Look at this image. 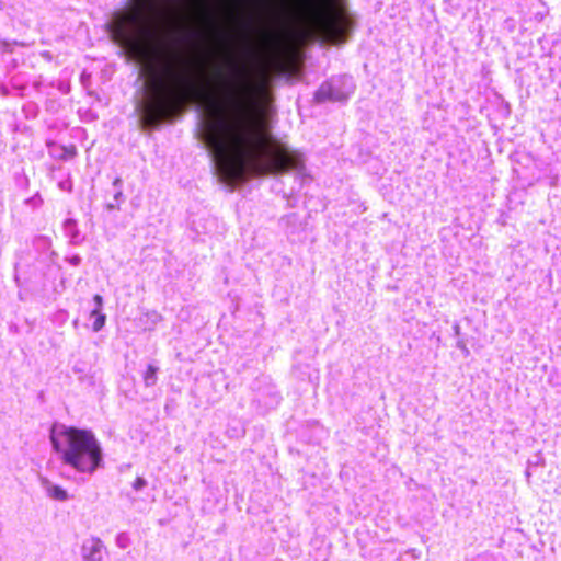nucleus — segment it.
I'll use <instances>...</instances> for the list:
<instances>
[{
  "label": "nucleus",
  "instance_id": "nucleus-10",
  "mask_svg": "<svg viewBox=\"0 0 561 561\" xmlns=\"http://www.w3.org/2000/svg\"><path fill=\"white\" fill-rule=\"evenodd\" d=\"M65 231L71 238L72 242L78 241L79 232L76 229V221L73 219H68L65 221Z\"/></svg>",
  "mask_w": 561,
  "mask_h": 561
},
{
  "label": "nucleus",
  "instance_id": "nucleus-20",
  "mask_svg": "<svg viewBox=\"0 0 561 561\" xmlns=\"http://www.w3.org/2000/svg\"><path fill=\"white\" fill-rule=\"evenodd\" d=\"M117 541H121V542H118V546L123 547L124 540H121V538H117Z\"/></svg>",
  "mask_w": 561,
  "mask_h": 561
},
{
  "label": "nucleus",
  "instance_id": "nucleus-5",
  "mask_svg": "<svg viewBox=\"0 0 561 561\" xmlns=\"http://www.w3.org/2000/svg\"><path fill=\"white\" fill-rule=\"evenodd\" d=\"M354 91V83L351 77H340L324 82L316 92L318 102L334 101L342 102L348 99Z\"/></svg>",
  "mask_w": 561,
  "mask_h": 561
},
{
  "label": "nucleus",
  "instance_id": "nucleus-21",
  "mask_svg": "<svg viewBox=\"0 0 561 561\" xmlns=\"http://www.w3.org/2000/svg\"><path fill=\"white\" fill-rule=\"evenodd\" d=\"M117 541H121V542H118V546L123 547L124 540H121V538H117Z\"/></svg>",
  "mask_w": 561,
  "mask_h": 561
},
{
  "label": "nucleus",
  "instance_id": "nucleus-8",
  "mask_svg": "<svg viewBox=\"0 0 561 561\" xmlns=\"http://www.w3.org/2000/svg\"><path fill=\"white\" fill-rule=\"evenodd\" d=\"M91 318H94L92 329L94 332H99L105 324L106 316L99 310H92L90 313Z\"/></svg>",
  "mask_w": 561,
  "mask_h": 561
},
{
  "label": "nucleus",
  "instance_id": "nucleus-7",
  "mask_svg": "<svg viewBox=\"0 0 561 561\" xmlns=\"http://www.w3.org/2000/svg\"><path fill=\"white\" fill-rule=\"evenodd\" d=\"M43 488L46 491V494L57 501L65 502L69 499L68 493L65 489L59 485H56L48 480H43Z\"/></svg>",
  "mask_w": 561,
  "mask_h": 561
},
{
  "label": "nucleus",
  "instance_id": "nucleus-15",
  "mask_svg": "<svg viewBox=\"0 0 561 561\" xmlns=\"http://www.w3.org/2000/svg\"><path fill=\"white\" fill-rule=\"evenodd\" d=\"M122 196H123L122 190H117L115 195H114V199L116 202H118V201H121Z\"/></svg>",
  "mask_w": 561,
  "mask_h": 561
},
{
  "label": "nucleus",
  "instance_id": "nucleus-18",
  "mask_svg": "<svg viewBox=\"0 0 561 561\" xmlns=\"http://www.w3.org/2000/svg\"><path fill=\"white\" fill-rule=\"evenodd\" d=\"M117 541H121V542H118V546L123 547L124 540H121V538H117Z\"/></svg>",
  "mask_w": 561,
  "mask_h": 561
},
{
  "label": "nucleus",
  "instance_id": "nucleus-22",
  "mask_svg": "<svg viewBox=\"0 0 561 561\" xmlns=\"http://www.w3.org/2000/svg\"><path fill=\"white\" fill-rule=\"evenodd\" d=\"M108 208H110V209L115 208L114 204H110V205H108Z\"/></svg>",
  "mask_w": 561,
  "mask_h": 561
},
{
  "label": "nucleus",
  "instance_id": "nucleus-6",
  "mask_svg": "<svg viewBox=\"0 0 561 561\" xmlns=\"http://www.w3.org/2000/svg\"><path fill=\"white\" fill-rule=\"evenodd\" d=\"M104 545L99 538H89L82 545V557L85 561H102Z\"/></svg>",
  "mask_w": 561,
  "mask_h": 561
},
{
  "label": "nucleus",
  "instance_id": "nucleus-3",
  "mask_svg": "<svg viewBox=\"0 0 561 561\" xmlns=\"http://www.w3.org/2000/svg\"><path fill=\"white\" fill-rule=\"evenodd\" d=\"M50 440L59 459L81 473H93L103 463V450L88 430L54 425Z\"/></svg>",
  "mask_w": 561,
  "mask_h": 561
},
{
  "label": "nucleus",
  "instance_id": "nucleus-9",
  "mask_svg": "<svg viewBox=\"0 0 561 561\" xmlns=\"http://www.w3.org/2000/svg\"><path fill=\"white\" fill-rule=\"evenodd\" d=\"M157 373H158V367H156L153 365H149L147 367V370L144 375V382L147 387H151V386L156 385Z\"/></svg>",
  "mask_w": 561,
  "mask_h": 561
},
{
  "label": "nucleus",
  "instance_id": "nucleus-19",
  "mask_svg": "<svg viewBox=\"0 0 561 561\" xmlns=\"http://www.w3.org/2000/svg\"><path fill=\"white\" fill-rule=\"evenodd\" d=\"M117 541H121V542H118V546L123 547L124 540H121V538H117Z\"/></svg>",
  "mask_w": 561,
  "mask_h": 561
},
{
  "label": "nucleus",
  "instance_id": "nucleus-11",
  "mask_svg": "<svg viewBox=\"0 0 561 561\" xmlns=\"http://www.w3.org/2000/svg\"><path fill=\"white\" fill-rule=\"evenodd\" d=\"M13 45H18V43L16 42L10 43V42L1 41L0 39V53L12 51V46Z\"/></svg>",
  "mask_w": 561,
  "mask_h": 561
},
{
  "label": "nucleus",
  "instance_id": "nucleus-13",
  "mask_svg": "<svg viewBox=\"0 0 561 561\" xmlns=\"http://www.w3.org/2000/svg\"><path fill=\"white\" fill-rule=\"evenodd\" d=\"M93 302L95 305V308L93 310H102L103 307V297L101 295H94Z\"/></svg>",
  "mask_w": 561,
  "mask_h": 561
},
{
  "label": "nucleus",
  "instance_id": "nucleus-16",
  "mask_svg": "<svg viewBox=\"0 0 561 561\" xmlns=\"http://www.w3.org/2000/svg\"><path fill=\"white\" fill-rule=\"evenodd\" d=\"M81 259L79 256H73L70 259V263L72 265H78L80 263Z\"/></svg>",
  "mask_w": 561,
  "mask_h": 561
},
{
  "label": "nucleus",
  "instance_id": "nucleus-4",
  "mask_svg": "<svg viewBox=\"0 0 561 561\" xmlns=\"http://www.w3.org/2000/svg\"><path fill=\"white\" fill-rule=\"evenodd\" d=\"M305 27L322 43L337 45L346 42L353 21L339 0L307 1L301 8Z\"/></svg>",
  "mask_w": 561,
  "mask_h": 561
},
{
  "label": "nucleus",
  "instance_id": "nucleus-1",
  "mask_svg": "<svg viewBox=\"0 0 561 561\" xmlns=\"http://www.w3.org/2000/svg\"><path fill=\"white\" fill-rule=\"evenodd\" d=\"M197 135L218 180L230 187L251 176L289 170L305 173L302 154L275 139L241 102L225 111L207 108L201 113Z\"/></svg>",
  "mask_w": 561,
  "mask_h": 561
},
{
  "label": "nucleus",
  "instance_id": "nucleus-14",
  "mask_svg": "<svg viewBox=\"0 0 561 561\" xmlns=\"http://www.w3.org/2000/svg\"><path fill=\"white\" fill-rule=\"evenodd\" d=\"M121 185H122V180L119 178H116L113 182V186L117 187L118 190H121Z\"/></svg>",
  "mask_w": 561,
  "mask_h": 561
},
{
  "label": "nucleus",
  "instance_id": "nucleus-2",
  "mask_svg": "<svg viewBox=\"0 0 561 561\" xmlns=\"http://www.w3.org/2000/svg\"><path fill=\"white\" fill-rule=\"evenodd\" d=\"M107 28L113 42L140 67L139 76L145 78L146 98L137 105L141 125L156 128L180 114L191 102V92L173 75L169 81L162 79L154 62L160 48L173 35L172 19L156 7L133 8L114 13Z\"/></svg>",
  "mask_w": 561,
  "mask_h": 561
},
{
  "label": "nucleus",
  "instance_id": "nucleus-12",
  "mask_svg": "<svg viewBox=\"0 0 561 561\" xmlns=\"http://www.w3.org/2000/svg\"><path fill=\"white\" fill-rule=\"evenodd\" d=\"M145 486H147V481H146L144 478H141V477H138V478L134 481V483H133V489H134L135 491H140V490H142Z\"/></svg>",
  "mask_w": 561,
  "mask_h": 561
},
{
  "label": "nucleus",
  "instance_id": "nucleus-17",
  "mask_svg": "<svg viewBox=\"0 0 561 561\" xmlns=\"http://www.w3.org/2000/svg\"><path fill=\"white\" fill-rule=\"evenodd\" d=\"M67 154H69V156H73V154H75V149H73V148H71L69 151H67Z\"/></svg>",
  "mask_w": 561,
  "mask_h": 561
}]
</instances>
